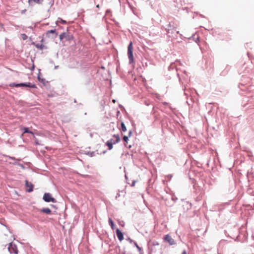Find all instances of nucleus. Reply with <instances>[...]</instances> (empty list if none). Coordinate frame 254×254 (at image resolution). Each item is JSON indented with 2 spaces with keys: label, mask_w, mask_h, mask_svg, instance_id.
<instances>
[{
  "label": "nucleus",
  "mask_w": 254,
  "mask_h": 254,
  "mask_svg": "<svg viewBox=\"0 0 254 254\" xmlns=\"http://www.w3.org/2000/svg\"><path fill=\"white\" fill-rule=\"evenodd\" d=\"M21 37L23 40H25L27 38V36L25 34H22Z\"/></svg>",
  "instance_id": "16"
},
{
  "label": "nucleus",
  "mask_w": 254,
  "mask_h": 254,
  "mask_svg": "<svg viewBox=\"0 0 254 254\" xmlns=\"http://www.w3.org/2000/svg\"><path fill=\"white\" fill-rule=\"evenodd\" d=\"M164 240L166 242H168L170 245H173L175 244V241L169 235H167L165 236V237L164 238Z\"/></svg>",
  "instance_id": "6"
},
{
  "label": "nucleus",
  "mask_w": 254,
  "mask_h": 254,
  "mask_svg": "<svg viewBox=\"0 0 254 254\" xmlns=\"http://www.w3.org/2000/svg\"><path fill=\"white\" fill-rule=\"evenodd\" d=\"M121 110H123V107H122L121 108Z\"/></svg>",
  "instance_id": "25"
},
{
  "label": "nucleus",
  "mask_w": 254,
  "mask_h": 254,
  "mask_svg": "<svg viewBox=\"0 0 254 254\" xmlns=\"http://www.w3.org/2000/svg\"><path fill=\"white\" fill-rule=\"evenodd\" d=\"M43 0H33V1L38 4H41Z\"/></svg>",
  "instance_id": "17"
},
{
  "label": "nucleus",
  "mask_w": 254,
  "mask_h": 254,
  "mask_svg": "<svg viewBox=\"0 0 254 254\" xmlns=\"http://www.w3.org/2000/svg\"><path fill=\"white\" fill-rule=\"evenodd\" d=\"M109 223L111 228H112V229H114L115 225H114V223L113 220L111 219V218L109 219Z\"/></svg>",
  "instance_id": "12"
},
{
  "label": "nucleus",
  "mask_w": 254,
  "mask_h": 254,
  "mask_svg": "<svg viewBox=\"0 0 254 254\" xmlns=\"http://www.w3.org/2000/svg\"><path fill=\"white\" fill-rule=\"evenodd\" d=\"M10 254H17L18 250L16 246L12 243H10L8 248Z\"/></svg>",
  "instance_id": "4"
},
{
  "label": "nucleus",
  "mask_w": 254,
  "mask_h": 254,
  "mask_svg": "<svg viewBox=\"0 0 254 254\" xmlns=\"http://www.w3.org/2000/svg\"><path fill=\"white\" fill-rule=\"evenodd\" d=\"M123 139L126 142H127V140H128V136H126L125 135L124 137H123Z\"/></svg>",
  "instance_id": "19"
},
{
  "label": "nucleus",
  "mask_w": 254,
  "mask_h": 254,
  "mask_svg": "<svg viewBox=\"0 0 254 254\" xmlns=\"http://www.w3.org/2000/svg\"><path fill=\"white\" fill-rule=\"evenodd\" d=\"M96 7H97V8H99V7H100V5H99V4H97V5H96Z\"/></svg>",
  "instance_id": "24"
},
{
  "label": "nucleus",
  "mask_w": 254,
  "mask_h": 254,
  "mask_svg": "<svg viewBox=\"0 0 254 254\" xmlns=\"http://www.w3.org/2000/svg\"><path fill=\"white\" fill-rule=\"evenodd\" d=\"M131 131H130L129 132V136H130L131 135Z\"/></svg>",
  "instance_id": "22"
},
{
  "label": "nucleus",
  "mask_w": 254,
  "mask_h": 254,
  "mask_svg": "<svg viewBox=\"0 0 254 254\" xmlns=\"http://www.w3.org/2000/svg\"><path fill=\"white\" fill-rule=\"evenodd\" d=\"M62 22H63V23H65V21H64V20H63Z\"/></svg>",
  "instance_id": "26"
},
{
  "label": "nucleus",
  "mask_w": 254,
  "mask_h": 254,
  "mask_svg": "<svg viewBox=\"0 0 254 254\" xmlns=\"http://www.w3.org/2000/svg\"><path fill=\"white\" fill-rule=\"evenodd\" d=\"M134 245L137 248L138 250L140 252L141 251V248L137 245L136 242H134Z\"/></svg>",
  "instance_id": "18"
},
{
  "label": "nucleus",
  "mask_w": 254,
  "mask_h": 254,
  "mask_svg": "<svg viewBox=\"0 0 254 254\" xmlns=\"http://www.w3.org/2000/svg\"><path fill=\"white\" fill-rule=\"evenodd\" d=\"M127 55L129 61V63H132L134 61L133 56V46L132 42H130L127 48Z\"/></svg>",
  "instance_id": "2"
},
{
  "label": "nucleus",
  "mask_w": 254,
  "mask_h": 254,
  "mask_svg": "<svg viewBox=\"0 0 254 254\" xmlns=\"http://www.w3.org/2000/svg\"><path fill=\"white\" fill-rule=\"evenodd\" d=\"M109 141L113 144H115L120 141V137L118 134H115L113 135V138H111Z\"/></svg>",
  "instance_id": "5"
},
{
  "label": "nucleus",
  "mask_w": 254,
  "mask_h": 254,
  "mask_svg": "<svg viewBox=\"0 0 254 254\" xmlns=\"http://www.w3.org/2000/svg\"><path fill=\"white\" fill-rule=\"evenodd\" d=\"M182 254H187L186 252L185 251H184L183 253H182Z\"/></svg>",
  "instance_id": "23"
},
{
  "label": "nucleus",
  "mask_w": 254,
  "mask_h": 254,
  "mask_svg": "<svg viewBox=\"0 0 254 254\" xmlns=\"http://www.w3.org/2000/svg\"><path fill=\"white\" fill-rule=\"evenodd\" d=\"M121 127H122V129L124 132H125L127 131V128L126 127L125 125L124 122H122Z\"/></svg>",
  "instance_id": "14"
},
{
  "label": "nucleus",
  "mask_w": 254,
  "mask_h": 254,
  "mask_svg": "<svg viewBox=\"0 0 254 254\" xmlns=\"http://www.w3.org/2000/svg\"><path fill=\"white\" fill-rule=\"evenodd\" d=\"M23 133H31L32 134H33V132L30 131L28 128L27 127H24L23 128Z\"/></svg>",
  "instance_id": "11"
},
{
  "label": "nucleus",
  "mask_w": 254,
  "mask_h": 254,
  "mask_svg": "<svg viewBox=\"0 0 254 254\" xmlns=\"http://www.w3.org/2000/svg\"><path fill=\"white\" fill-rule=\"evenodd\" d=\"M64 37V34H61L60 35V40H62Z\"/></svg>",
  "instance_id": "20"
},
{
  "label": "nucleus",
  "mask_w": 254,
  "mask_h": 254,
  "mask_svg": "<svg viewBox=\"0 0 254 254\" xmlns=\"http://www.w3.org/2000/svg\"><path fill=\"white\" fill-rule=\"evenodd\" d=\"M36 47L37 48H39L41 50L43 49V47H44V45H42V44H37V45H36Z\"/></svg>",
  "instance_id": "15"
},
{
  "label": "nucleus",
  "mask_w": 254,
  "mask_h": 254,
  "mask_svg": "<svg viewBox=\"0 0 254 254\" xmlns=\"http://www.w3.org/2000/svg\"><path fill=\"white\" fill-rule=\"evenodd\" d=\"M106 145L108 146L109 149L111 150L113 148V144L111 143L109 140L107 142Z\"/></svg>",
  "instance_id": "13"
},
{
  "label": "nucleus",
  "mask_w": 254,
  "mask_h": 254,
  "mask_svg": "<svg viewBox=\"0 0 254 254\" xmlns=\"http://www.w3.org/2000/svg\"><path fill=\"white\" fill-rule=\"evenodd\" d=\"M9 86L11 87H28L30 88H36L35 84H32L30 82L15 84L14 83H10Z\"/></svg>",
  "instance_id": "1"
},
{
  "label": "nucleus",
  "mask_w": 254,
  "mask_h": 254,
  "mask_svg": "<svg viewBox=\"0 0 254 254\" xmlns=\"http://www.w3.org/2000/svg\"><path fill=\"white\" fill-rule=\"evenodd\" d=\"M41 211L47 214H50L51 213V210L49 208H43Z\"/></svg>",
  "instance_id": "9"
},
{
  "label": "nucleus",
  "mask_w": 254,
  "mask_h": 254,
  "mask_svg": "<svg viewBox=\"0 0 254 254\" xmlns=\"http://www.w3.org/2000/svg\"><path fill=\"white\" fill-rule=\"evenodd\" d=\"M43 199L45 201L47 202H56V199L52 197L51 194L49 193H45L44 194Z\"/></svg>",
  "instance_id": "3"
},
{
  "label": "nucleus",
  "mask_w": 254,
  "mask_h": 254,
  "mask_svg": "<svg viewBox=\"0 0 254 254\" xmlns=\"http://www.w3.org/2000/svg\"><path fill=\"white\" fill-rule=\"evenodd\" d=\"M191 183L194 184V182L191 181Z\"/></svg>",
  "instance_id": "27"
},
{
  "label": "nucleus",
  "mask_w": 254,
  "mask_h": 254,
  "mask_svg": "<svg viewBox=\"0 0 254 254\" xmlns=\"http://www.w3.org/2000/svg\"><path fill=\"white\" fill-rule=\"evenodd\" d=\"M25 185L27 188H28L27 191L28 192H31L33 190V185L27 181H25Z\"/></svg>",
  "instance_id": "8"
},
{
  "label": "nucleus",
  "mask_w": 254,
  "mask_h": 254,
  "mask_svg": "<svg viewBox=\"0 0 254 254\" xmlns=\"http://www.w3.org/2000/svg\"><path fill=\"white\" fill-rule=\"evenodd\" d=\"M116 235L120 241H122L124 239L123 234L119 229H117L116 230Z\"/></svg>",
  "instance_id": "7"
},
{
  "label": "nucleus",
  "mask_w": 254,
  "mask_h": 254,
  "mask_svg": "<svg viewBox=\"0 0 254 254\" xmlns=\"http://www.w3.org/2000/svg\"><path fill=\"white\" fill-rule=\"evenodd\" d=\"M33 1V0H28V3L29 4H31L32 1Z\"/></svg>",
  "instance_id": "21"
},
{
  "label": "nucleus",
  "mask_w": 254,
  "mask_h": 254,
  "mask_svg": "<svg viewBox=\"0 0 254 254\" xmlns=\"http://www.w3.org/2000/svg\"><path fill=\"white\" fill-rule=\"evenodd\" d=\"M50 33H53V34H55V37H56L57 36V34L56 33V30L55 29H53V30H49V31H48L46 33V35L48 36H49V34Z\"/></svg>",
  "instance_id": "10"
}]
</instances>
